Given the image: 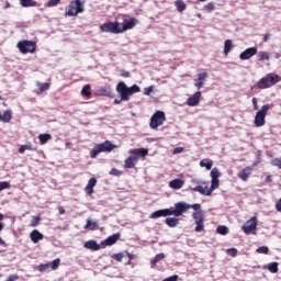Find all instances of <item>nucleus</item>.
<instances>
[{"label":"nucleus","mask_w":281,"mask_h":281,"mask_svg":"<svg viewBox=\"0 0 281 281\" xmlns=\"http://www.w3.org/2000/svg\"><path fill=\"white\" fill-rule=\"evenodd\" d=\"M220 177L221 171L218 168L214 167L211 170V187H203L205 186V181L193 178L191 179V183H194L196 187L192 188V191L199 192L203 196H211L214 190H218V186L221 184V180H218Z\"/></svg>","instance_id":"nucleus-1"},{"label":"nucleus","mask_w":281,"mask_h":281,"mask_svg":"<svg viewBox=\"0 0 281 281\" xmlns=\"http://www.w3.org/2000/svg\"><path fill=\"white\" fill-rule=\"evenodd\" d=\"M186 210H188L186 204L176 203L175 207L161 209V210L153 212L149 215V218L155 220V218H161V217H166V216L179 217V216H182L183 214H186Z\"/></svg>","instance_id":"nucleus-2"},{"label":"nucleus","mask_w":281,"mask_h":281,"mask_svg":"<svg viewBox=\"0 0 281 281\" xmlns=\"http://www.w3.org/2000/svg\"><path fill=\"white\" fill-rule=\"evenodd\" d=\"M139 86L133 85L132 87H127L124 81L119 82L116 86V92L121 95V100H124V102H128L131 95L139 93Z\"/></svg>","instance_id":"nucleus-3"},{"label":"nucleus","mask_w":281,"mask_h":281,"mask_svg":"<svg viewBox=\"0 0 281 281\" xmlns=\"http://www.w3.org/2000/svg\"><path fill=\"white\" fill-rule=\"evenodd\" d=\"M278 82H281V77L279 75L270 72V74H267L265 77H262L257 82L256 87L258 89H270V87L278 85Z\"/></svg>","instance_id":"nucleus-4"},{"label":"nucleus","mask_w":281,"mask_h":281,"mask_svg":"<svg viewBox=\"0 0 281 281\" xmlns=\"http://www.w3.org/2000/svg\"><path fill=\"white\" fill-rule=\"evenodd\" d=\"M82 12H85V1L72 0L66 11V16H78V14H82Z\"/></svg>","instance_id":"nucleus-5"},{"label":"nucleus","mask_w":281,"mask_h":281,"mask_svg":"<svg viewBox=\"0 0 281 281\" xmlns=\"http://www.w3.org/2000/svg\"><path fill=\"white\" fill-rule=\"evenodd\" d=\"M113 148H115V145L111 144V142H109V140H105L104 143L99 144L93 147V149L90 151V157L92 159H95V157L100 153H111V150H113Z\"/></svg>","instance_id":"nucleus-6"},{"label":"nucleus","mask_w":281,"mask_h":281,"mask_svg":"<svg viewBox=\"0 0 281 281\" xmlns=\"http://www.w3.org/2000/svg\"><path fill=\"white\" fill-rule=\"evenodd\" d=\"M16 47L20 54H34L36 52V42L23 40L18 42Z\"/></svg>","instance_id":"nucleus-7"},{"label":"nucleus","mask_w":281,"mask_h":281,"mask_svg":"<svg viewBox=\"0 0 281 281\" xmlns=\"http://www.w3.org/2000/svg\"><path fill=\"white\" fill-rule=\"evenodd\" d=\"M271 109V105L265 104L255 115V126L260 127L265 126V119L267 117V113Z\"/></svg>","instance_id":"nucleus-8"},{"label":"nucleus","mask_w":281,"mask_h":281,"mask_svg":"<svg viewBox=\"0 0 281 281\" xmlns=\"http://www.w3.org/2000/svg\"><path fill=\"white\" fill-rule=\"evenodd\" d=\"M101 32H105L109 34H122V27L120 26V22H108L100 25Z\"/></svg>","instance_id":"nucleus-9"},{"label":"nucleus","mask_w":281,"mask_h":281,"mask_svg":"<svg viewBox=\"0 0 281 281\" xmlns=\"http://www.w3.org/2000/svg\"><path fill=\"white\" fill-rule=\"evenodd\" d=\"M164 122H166V113L164 111H156L150 117L149 126L153 130L159 128Z\"/></svg>","instance_id":"nucleus-10"},{"label":"nucleus","mask_w":281,"mask_h":281,"mask_svg":"<svg viewBox=\"0 0 281 281\" xmlns=\"http://www.w3.org/2000/svg\"><path fill=\"white\" fill-rule=\"evenodd\" d=\"M257 227H258V220L256 218V216H254L243 225L241 229L244 234L249 235V234H254Z\"/></svg>","instance_id":"nucleus-11"},{"label":"nucleus","mask_w":281,"mask_h":281,"mask_svg":"<svg viewBox=\"0 0 281 281\" xmlns=\"http://www.w3.org/2000/svg\"><path fill=\"white\" fill-rule=\"evenodd\" d=\"M258 54L257 47L246 48L244 52L239 54L240 60H249V58H254Z\"/></svg>","instance_id":"nucleus-12"},{"label":"nucleus","mask_w":281,"mask_h":281,"mask_svg":"<svg viewBox=\"0 0 281 281\" xmlns=\"http://www.w3.org/2000/svg\"><path fill=\"white\" fill-rule=\"evenodd\" d=\"M209 75L207 72H200L198 75V79H194V87H196L198 91H201L203 89V85H205V80H207Z\"/></svg>","instance_id":"nucleus-13"},{"label":"nucleus","mask_w":281,"mask_h":281,"mask_svg":"<svg viewBox=\"0 0 281 281\" xmlns=\"http://www.w3.org/2000/svg\"><path fill=\"white\" fill-rule=\"evenodd\" d=\"M120 233H115L111 236H109L108 238H105L103 241H101V246L104 247H111V245H115V243H117V240H120Z\"/></svg>","instance_id":"nucleus-14"},{"label":"nucleus","mask_w":281,"mask_h":281,"mask_svg":"<svg viewBox=\"0 0 281 281\" xmlns=\"http://www.w3.org/2000/svg\"><path fill=\"white\" fill-rule=\"evenodd\" d=\"M199 102H201V91L199 90L187 99L188 106H199Z\"/></svg>","instance_id":"nucleus-15"},{"label":"nucleus","mask_w":281,"mask_h":281,"mask_svg":"<svg viewBox=\"0 0 281 281\" xmlns=\"http://www.w3.org/2000/svg\"><path fill=\"white\" fill-rule=\"evenodd\" d=\"M86 249H90V251H100L103 248L102 244H98V241L91 239L83 244Z\"/></svg>","instance_id":"nucleus-16"},{"label":"nucleus","mask_w":281,"mask_h":281,"mask_svg":"<svg viewBox=\"0 0 281 281\" xmlns=\"http://www.w3.org/2000/svg\"><path fill=\"white\" fill-rule=\"evenodd\" d=\"M135 25H137L136 19L124 20V22L122 24H120L122 34H123V32H126V30H133V27H135Z\"/></svg>","instance_id":"nucleus-17"},{"label":"nucleus","mask_w":281,"mask_h":281,"mask_svg":"<svg viewBox=\"0 0 281 281\" xmlns=\"http://www.w3.org/2000/svg\"><path fill=\"white\" fill-rule=\"evenodd\" d=\"M252 172H254V167H246V168H244V169L237 175V177H238L241 181H247V179H249V177L251 176Z\"/></svg>","instance_id":"nucleus-18"},{"label":"nucleus","mask_w":281,"mask_h":281,"mask_svg":"<svg viewBox=\"0 0 281 281\" xmlns=\"http://www.w3.org/2000/svg\"><path fill=\"white\" fill-rule=\"evenodd\" d=\"M184 183H186V181H183L179 178H176L169 182V188H171V190H181V188H183Z\"/></svg>","instance_id":"nucleus-19"},{"label":"nucleus","mask_w":281,"mask_h":281,"mask_svg":"<svg viewBox=\"0 0 281 281\" xmlns=\"http://www.w3.org/2000/svg\"><path fill=\"white\" fill-rule=\"evenodd\" d=\"M98 180L95 178H90L88 184L86 186V194H93V188H95Z\"/></svg>","instance_id":"nucleus-20"},{"label":"nucleus","mask_w":281,"mask_h":281,"mask_svg":"<svg viewBox=\"0 0 281 281\" xmlns=\"http://www.w3.org/2000/svg\"><path fill=\"white\" fill-rule=\"evenodd\" d=\"M257 60H259V63H265V60L269 63L271 60V55L265 50H260L257 53Z\"/></svg>","instance_id":"nucleus-21"},{"label":"nucleus","mask_w":281,"mask_h":281,"mask_svg":"<svg viewBox=\"0 0 281 281\" xmlns=\"http://www.w3.org/2000/svg\"><path fill=\"white\" fill-rule=\"evenodd\" d=\"M130 155H133L134 157H146V155H148V149H144V148L131 149Z\"/></svg>","instance_id":"nucleus-22"},{"label":"nucleus","mask_w":281,"mask_h":281,"mask_svg":"<svg viewBox=\"0 0 281 281\" xmlns=\"http://www.w3.org/2000/svg\"><path fill=\"white\" fill-rule=\"evenodd\" d=\"M52 83L49 82H37V93H44V91H49Z\"/></svg>","instance_id":"nucleus-23"},{"label":"nucleus","mask_w":281,"mask_h":281,"mask_svg":"<svg viewBox=\"0 0 281 281\" xmlns=\"http://www.w3.org/2000/svg\"><path fill=\"white\" fill-rule=\"evenodd\" d=\"M212 166H214V160L212 159L206 158L200 161V167L206 168V170H212Z\"/></svg>","instance_id":"nucleus-24"},{"label":"nucleus","mask_w":281,"mask_h":281,"mask_svg":"<svg viewBox=\"0 0 281 281\" xmlns=\"http://www.w3.org/2000/svg\"><path fill=\"white\" fill-rule=\"evenodd\" d=\"M262 269H267L268 271H270V273H278V262H270L266 266H262Z\"/></svg>","instance_id":"nucleus-25"},{"label":"nucleus","mask_w":281,"mask_h":281,"mask_svg":"<svg viewBox=\"0 0 281 281\" xmlns=\"http://www.w3.org/2000/svg\"><path fill=\"white\" fill-rule=\"evenodd\" d=\"M85 229H90L91 232L98 229V221L92 222L91 220H87Z\"/></svg>","instance_id":"nucleus-26"},{"label":"nucleus","mask_w":281,"mask_h":281,"mask_svg":"<svg viewBox=\"0 0 281 281\" xmlns=\"http://www.w3.org/2000/svg\"><path fill=\"white\" fill-rule=\"evenodd\" d=\"M178 203H180V204H182V205H187V209H186V212L188 211V210H194V212H201V204H199V203H196V204H188V203H186V202H178Z\"/></svg>","instance_id":"nucleus-27"},{"label":"nucleus","mask_w":281,"mask_h":281,"mask_svg":"<svg viewBox=\"0 0 281 281\" xmlns=\"http://www.w3.org/2000/svg\"><path fill=\"white\" fill-rule=\"evenodd\" d=\"M165 223L168 227H177V225H179V218L167 217Z\"/></svg>","instance_id":"nucleus-28"},{"label":"nucleus","mask_w":281,"mask_h":281,"mask_svg":"<svg viewBox=\"0 0 281 281\" xmlns=\"http://www.w3.org/2000/svg\"><path fill=\"white\" fill-rule=\"evenodd\" d=\"M40 144L45 145L52 139V134H40L38 135Z\"/></svg>","instance_id":"nucleus-29"},{"label":"nucleus","mask_w":281,"mask_h":281,"mask_svg":"<svg viewBox=\"0 0 281 281\" xmlns=\"http://www.w3.org/2000/svg\"><path fill=\"white\" fill-rule=\"evenodd\" d=\"M165 258H166V255L164 252L156 255L150 261L151 267H155L157 262H160V260H164Z\"/></svg>","instance_id":"nucleus-30"},{"label":"nucleus","mask_w":281,"mask_h":281,"mask_svg":"<svg viewBox=\"0 0 281 281\" xmlns=\"http://www.w3.org/2000/svg\"><path fill=\"white\" fill-rule=\"evenodd\" d=\"M234 45L232 44V40H226L224 42V54L225 56H227V54H229V52H232Z\"/></svg>","instance_id":"nucleus-31"},{"label":"nucleus","mask_w":281,"mask_h":281,"mask_svg":"<svg viewBox=\"0 0 281 281\" xmlns=\"http://www.w3.org/2000/svg\"><path fill=\"white\" fill-rule=\"evenodd\" d=\"M12 120V113L10 111L3 112V114L0 115V122L8 123Z\"/></svg>","instance_id":"nucleus-32"},{"label":"nucleus","mask_w":281,"mask_h":281,"mask_svg":"<svg viewBox=\"0 0 281 281\" xmlns=\"http://www.w3.org/2000/svg\"><path fill=\"white\" fill-rule=\"evenodd\" d=\"M135 161H137L136 157L130 156L126 160H125V168H135Z\"/></svg>","instance_id":"nucleus-33"},{"label":"nucleus","mask_w":281,"mask_h":281,"mask_svg":"<svg viewBox=\"0 0 281 281\" xmlns=\"http://www.w3.org/2000/svg\"><path fill=\"white\" fill-rule=\"evenodd\" d=\"M58 267H60V259L59 258L48 262V268L52 271H56V269H58Z\"/></svg>","instance_id":"nucleus-34"},{"label":"nucleus","mask_w":281,"mask_h":281,"mask_svg":"<svg viewBox=\"0 0 281 281\" xmlns=\"http://www.w3.org/2000/svg\"><path fill=\"white\" fill-rule=\"evenodd\" d=\"M22 8H34L36 5V2L34 0H20Z\"/></svg>","instance_id":"nucleus-35"},{"label":"nucleus","mask_w":281,"mask_h":281,"mask_svg":"<svg viewBox=\"0 0 281 281\" xmlns=\"http://www.w3.org/2000/svg\"><path fill=\"white\" fill-rule=\"evenodd\" d=\"M217 234H221V236H227L229 234V228L227 226L220 225L216 228Z\"/></svg>","instance_id":"nucleus-36"},{"label":"nucleus","mask_w":281,"mask_h":281,"mask_svg":"<svg viewBox=\"0 0 281 281\" xmlns=\"http://www.w3.org/2000/svg\"><path fill=\"white\" fill-rule=\"evenodd\" d=\"M81 95H85L86 98H89L91 95V85H86L81 89Z\"/></svg>","instance_id":"nucleus-37"},{"label":"nucleus","mask_w":281,"mask_h":281,"mask_svg":"<svg viewBox=\"0 0 281 281\" xmlns=\"http://www.w3.org/2000/svg\"><path fill=\"white\" fill-rule=\"evenodd\" d=\"M175 5H176L178 12H183V11H186V8H187V7H186V2H183V1H181V0H178V1L175 2Z\"/></svg>","instance_id":"nucleus-38"},{"label":"nucleus","mask_w":281,"mask_h":281,"mask_svg":"<svg viewBox=\"0 0 281 281\" xmlns=\"http://www.w3.org/2000/svg\"><path fill=\"white\" fill-rule=\"evenodd\" d=\"M192 217L195 221V223L201 222V221H203V212L202 211L194 212L192 214Z\"/></svg>","instance_id":"nucleus-39"},{"label":"nucleus","mask_w":281,"mask_h":281,"mask_svg":"<svg viewBox=\"0 0 281 281\" xmlns=\"http://www.w3.org/2000/svg\"><path fill=\"white\" fill-rule=\"evenodd\" d=\"M100 93H101V95H106L108 98H111L113 95L110 87L102 88L100 90Z\"/></svg>","instance_id":"nucleus-40"},{"label":"nucleus","mask_w":281,"mask_h":281,"mask_svg":"<svg viewBox=\"0 0 281 281\" xmlns=\"http://www.w3.org/2000/svg\"><path fill=\"white\" fill-rule=\"evenodd\" d=\"M112 177H122L123 172L121 170H117L115 168H112L109 172Z\"/></svg>","instance_id":"nucleus-41"},{"label":"nucleus","mask_w":281,"mask_h":281,"mask_svg":"<svg viewBox=\"0 0 281 281\" xmlns=\"http://www.w3.org/2000/svg\"><path fill=\"white\" fill-rule=\"evenodd\" d=\"M226 254H228V256H232V258H236V256L238 255V249H236V248H228L226 250Z\"/></svg>","instance_id":"nucleus-42"},{"label":"nucleus","mask_w":281,"mask_h":281,"mask_svg":"<svg viewBox=\"0 0 281 281\" xmlns=\"http://www.w3.org/2000/svg\"><path fill=\"white\" fill-rule=\"evenodd\" d=\"M195 232H203L205 229V225L203 224V221L195 222Z\"/></svg>","instance_id":"nucleus-43"},{"label":"nucleus","mask_w":281,"mask_h":281,"mask_svg":"<svg viewBox=\"0 0 281 281\" xmlns=\"http://www.w3.org/2000/svg\"><path fill=\"white\" fill-rule=\"evenodd\" d=\"M257 254H269V247L267 246H260L256 249Z\"/></svg>","instance_id":"nucleus-44"},{"label":"nucleus","mask_w":281,"mask_h":281,"mask_svg":"<svg viewBox=\"0 0 281 281\" xmlns=\"http://www.w3.org/2000/svg\"><path fill=\"white\" fill-rule=\"evenodd\" d=\"M10 188H11L10 182L8 181L0 182V192H3V190H8Z\"/></svg>","instance_id":"nucleus-45"},{"label":"nucleus","mask_w":281,"mask_h":281,"mask_svg":"<svg viewBox=\"0 0 281 281\" xmlns=\"http://www.w3.org/2000/svg\"><path fill=\"white\" fill-rule=\"evenodd\" d=\"M272 166H274L276 168H279V170H281V158H274L271 161Z\"/></svg>","instance_id":"nucleus-46"},{"label":"nucleus","mask_w":281,"mask_h":281,"mask_svg":"<svg viewBox=\"0 0 281 281\" xmlns=\"http://www.w3.org/2000/svg\"><path fill=\"white\" fill-rule=\"evenodd\" d=\"M112 258L114 260H116L117 262H122V258H124V254H122V252L114 254V255H112Z\"/></svg>","instance_id":"nucleus-47"},{"label":"nucleus","mask_w":281,"mask_h":281,"mask_svg":"<svg viewBox=\"0 0 281 281\" xmlns=\"http://www.w3.org/2000/svg\"><path fill=\"white\" fill-rule=\"evenodd\" d=\"M204 10L206 12H214V2H210V3L205 4Z\"/></svg>","instance_id":"nucleus-48"},{"label":"nucleus","mask_w":281,"mask_h":281,"mask_svg":"<svg viewBox=\"0 0 281 281\" xmlns=\"http://www.w3.org/2000/svg\"><path fill=\"white\" fill-rule=\"evenodd\" d=\"M153 91H155V86H149V87L144 89V94L145 95H150V93H153Z\"/></svg>","instance_id":"nucleus-49"},{"label":"nucleus","mask_w":281,"mask_h":281,"mask_svg":"<svg viewBox=\"0 0 281 281\" xmlns=\"http://www.w3.org/2000/svg\"><path fill=\"white\" fill-rule=\"evenodd\" d=\"M38 271H42V272L49 271V263L47 262V263H44V265H40L38 266Z\"/></svg>","instance_id":"nucleus-50"},{"label":"nucleus","mask_w":281,"mask_h":281,"mask_svg":"<svg viewBox=\"0 0 281 281\" xmlns=\"http://www.w3.org/2000/svg\"><path fill=\"white\" fill-rule=\"evenodd\" d=\"M58 3H60V0H49L47 2V7L48 8H54V7L58 5Z\"/></svg>","instance_id":"nucleus-51"},{"label":"nucleus","mask_w":281,"mask_h":281,"mask_svg":"<svg viewBox=\"0 0 281 281\" xmlns=\"http://www.w3.org/2000/svg\"><path fill=\"white\" fill-rule=\"evenodd\" d=\"M177 280H179V276L177 274H173L171 277L164 279V281H177Z\"/></svg>","instance_id":"nucleus-52"},{"label":"nucleus","mask_w":281,"mask_h":281,"mask_svg":"<svg viewBox=\"0 0 281 281\" xmlns=\"http://www.w3.org/2000/svg\"><path fill=\"white\" fill-rule=\"evenodd\" d=\"M19 280V274H11L8 277L5 281H16Z\"/></svg>","instance_id":"nucleus-53"},{"label":"nucleus","mask_w":281,"mask_h":281,"mask_svg":"<svg viewBox=\"0 0 281 281\" xmlns=\"http://www.w3.org/2000/svg\"><path fill=\"white\" fill-rule=\"evenodd\" d=\"M252 106L255 111H258V99L257 98H252Z\"/></svg>","instance_id":"nucleus-54"},{"label":"nucleus","mask_w":281,"mask_h":281,"mask_svg":"<svg viewBox=\"0 0 281 281\" xmlns=\"http://www.w3.org/2000/svg\"><path fill=\"white\" fill-rule=\"evenodd\" d=\"M181 153H183V147H177L173 150V155H181Z\"/></svg>","instance_id":"nucleus-55"},{"label":"nucleus","mask_w":281,"mask_h":281,"mask_svg":"<svg viewBox=\"0 0 281 281\" xmlns=\"http://www.w3.org/2000/svg\"><path fill=\"white\" fill-rule=\"evenodd\" d=\"M31 240H32L33 243H36V229H34V231L31 232Z\"/></svg>","instance_id":"nucleus-56"},{"label":"nucleus","mask_w":281,"mask_h":281,"mask_svg":"<svg viewBox=\"0 0 281 281\" xmlns=\"http://www.w3.org/2000/svg\"><path fill=\"white\" fill-rule=\"evenodd\" d=\"M38 240H43V234L41 232H36V243H38Z\"/></svg>","instance_id":"nucleus-57"},{"label":"nucleus","mask_w":281,"mask_h":281,"mask_svg":"<svg viewBox=\"0 0 281 281\" xmlns=\"http://www.w3.org/2000/svg\"><path fill=\"white\" fill-rule=\"evenodd\" d=\"M126 256L128 257V262L127 265H131V260H133V258H135V255L131 254V252H126Z\"/></svg>","instance_id":"nucleus-58"},{"label":"nucleus","mask_w":281,"mask_h":281,"mask_svg":"<svg viewBox=\"0 0 281 281\" xmlns=\"http://www.w3.org/2000/svg\"><path fill=\"white\" fill-rule=\"evenodd\" d=\"M276 207H277V212L281 213V199L279 200V202H277Z\"/></svg>","instance_id":"nucleus-59"},{"label":"nucleus","mask_w":281,"mask_h":281,"mask_svg":"<svg viewBox=\"0 0 281 281\" xmlns=\"http://www.w3.org/2000/svg\"><path fill=\"white\" fill-rule=\"evenodd\" d=\"M26 149H27V146H21L19 148V153L23 154V153H25Z\"/></svg>","instance_id":"nucleus-60"},{"label":"nucleus","mask_w":281,"mask_h":281,"mask_svg":"<svg viewBox=\"0 0 281 281\" xmlns=\"http://www.w3.org/2000/svg\"><path fill=\"white\" fill-rule=\"evenodd\" d=\"M269 38H271V35L266 34V35L263 36V43H267V42L269 41Z\"/></svg>","instance_id":"nucleus-61"},{"label":"nucleus","mask_w":281,"mask_h":281,"mask_svg":"<svg viewBox=\"0 0 281 281\" xmlns=\"http://www.w3.org/2000/svg\"><path fill=\"white\" fill-rule=\"evenodd\" d=\"M0 245L2 247H8V244H5V240H3L1 237H0Z\"/></svg>","instance_id":"nucleus-62"},{"label":"nucleus","mask_w":281,"mask_h":281,"mask_svg":"<svg viewBox=\"0 0 281 281\" xmlns=\"http://www.w3.org/2000/svg\"><path fill=\"white\" fill-rule=\"evenodd\" d=\"M58 212H59V214H65V207L59 206V207H58Z\"/></svg>","instance_id":"nucleus-63"},{"label":"nucleus","mask_w":281,"mask_h":281,"mask_svg":"<svg viewBox=\"0 0 281 281\" xmlns=\"http://www.w3.org/2000/svg\"><path fill=\"white\" fill-rule=\"evenodd\" d=\"M122 101H123L122 99H115L114 104H120V102H122Z\"/></svg>","instance_id":"nucleus-64"}]
</instances>
